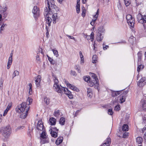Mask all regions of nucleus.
Returning a JSON list of instances; mask_svg holds the SVG:
<instances>
[{
  "mask_svg": "<svg viewBox=\"0 0 146 146\" xmlns=\"http://www.w3.org/2000/svg\"><path fill=\"white\" fill-rule=\"evenodd\" d=\"M98 33H99L100 34H102V33H104L105 31L103 27L102 26L98 28Z\"/></svg>",
  "mask_w": 146,
  "mask_h": 146,
  "instance_id": "obj_19",
  "label": "nucleus"
},
{
  "mask_svg": "<svg viewBox=\"0 0 146 146\" xmlns=\"http://www.w3.org/2000/svg\"><path fill=\"white\" fill-rule=\"evenodd\" d=\"M28 85L30 87L29 93L30 94H31L33 93L32 91V84L31 83H29Z\"/></svg>",
  "mask_w": 146,
  "mask_h": 146,
  "instance_id": "obj_38",
  "label": "nucleus"
},
{
  "mask_svg": "<svg viewBox=\"0 0 146 146\" xmlns=\"http://www.w3.org/2000/svg\"><path fill=\"white\" fill-rule=\"evenodd\" d=\"M143 15L141 13L138 14L137 15V21L143 19Z\"/></svg>",
  "mask_w": 146,
  "mask_h": 146,
  "instance_id": "obj_40",
  "label": "nucleus"
},
{
  "mask_svg": "<svg viewBox=\"0 0 146 146\" xmlns=\"http://www.w3.org/2000/svg\"><path fill=\"white\" fill-rule=\"evenodd\" d=\"M122 129L123 131H127L128 130V126L127 124H124L122 126Z\"/></svg>",
  "mask_w": 146,
  "mask_h": 146,
  "instance_id": "obj_29",
  "label": "nucleus"
},
{
  "mask_svg": "<svg viewBox=\"0 0 146 146\" xmlns=\"http://www.w3.org/2000/svg\"><path fill=\"white\" fill-rule=\"evenodd\" d=\"M60 111L59 110H55L54 113V115L56 117H58L60 114Z\"/></svg>",
  "mask_w": 146,
  "mask_h": 146,
  "instance_id": "obj_26",
  "label": "nucleus"
},
{
  "mask_svg": "<svg viewBox=\"0 0 146 146\" xmlns=\"http://www.w3.org/2000/svg\"><path fill=\"white\" fill-rule=\"evenodd\" d=\"M92 78H90V77L89 76H86L84 77V79L85 81L88 82V81L90 82L91 80H92Z\"/></svg>",
  "mask_w": 146,
  "mask_h": 146,
  "instance_id": "obj_30",
  "label": "nucleus"
},
{
  "mask_svg": "<svg viewBox=\"0 0 146 146\" xmlns=\"http://www.w3.org/2000/svg\"><path fill=\"white\" fill-rule=\"evenodd\" d=\"M50 7L52 8V9H54L57 12L59 11V8L56 5H55L54 3L52 2L51 3V5Z\"/></svg>",
  "mask_w": 146,
  "mask_h": 146,
  "instance_id": "obj_21",
  "label": "nucleus"
},
{
  "mask_svg": "<svg viewBox=\"0 0 146 146\" xmlns=\"http://www.w3.org/2000/svg\"><path fill=\"white\" fill-rule=\"evenodd\" d=\"M109 48V46L108 45H106L104 44H103V48L104 50H106L108 48Z\"/></svg>",
  "mask_w": 146,
  "mask_h": 146,
  "instance_id": "obj_61",
  "label": "nucleus"
},
{
  "mask_svg": "<svg viewBox=\"0 0 146 146\" xmlns=\"http://www.w3.org/2000/svg\"><path fill=\"white\" fill-rule=\"evenodd\" d=\"M1 132L5 138H8L11 133V127L7 126L4 127H2L1 129Z\"/></svg>",
  "mask_w": 146,
  "mask_h": 146,
  "instance_id": "obj_2",
  "label": "nucleus"
},
{
  "mask_svg": "<svg viewBox=\"0 0 146 146\" xmlns=\"http://www.w3.org/2000/svg\"><path fill=\"white\" fill-rule=\"evenodd\" d=\"M120 106L119 105H117L115 107V110L116 111H118L120 110Z\"/></svg>",
  "mask_w": 146,
  "mask_h": 146,
  "instance_id": "obj_54",
  "label": "nucleus"
},
{
  "mask_svg": "<svg viewBox=\"0 0 146 146\" xmlns=\"http://www.w3.org/2000/svg\"><path fill=\"white\" fill-rule=\"evenodd\" d=\"M145 19H144V16L143 18V19L139 20H138V21L140 23H143V24H144L145 23Z\"/></svg>",
  "mask_w": 146,
  "mask_h": 146,
  "instance_id": "obj_50",
  "label": "nucleus"
},
{
  "mask_svg": "<svg viewBox=\"0 0 146 146\" xmlns=\"http://www.w3.org/2000/svg\"><path fill=\"white\" fill-rule=\"evenodd\" d=\"M50 132L51 136L52 137L56 138L58 136V132L52 131Z\"/></svg>",
  "mask_w": 146,
  "mask_h": 146,
  "instance_id": "obj_24",
  "label": "nucleus"
},
{
  "mask_svg": "<svg viewBox=\"0 0 146 146\" xmlns=\"http://www.w3.org/2000/svg\"><path fill=\"white\" fill-rule=\"evenodd\" d=\"M44 127L43 125L42 122L41 120H39L38 121V123L37 125L36 128L37 129L40 131L44 130Z\"/></svg>",
  "mask_w": 146,
  "mask_h": 146,
  "instance_id": "obj_7",
  "label": "nucleus"
},
{
  "mask_svg": "<svg viewBox=\"0 0 146 146\" xmlns=\"http://www.w3.org/2000/svg\"><path fill=\"white\" fill-rule=\"evenodd\" d=\"M86 14V10L85 8L84 7H83L82 8V17H84Z\"/></svg>",
  "mask_w": 146,
  "mask_h": 146,
  "instance_id": "obj_33",
  "label": "nucleus"
},
{
  "mask_svg": "<svg viewBox=\"0 0 146 146\" xmlns=\"http://www.w3.org/2000/svg\"><path fill=\"white\" fill-rule=\"evenodd\" d=\"M117 7L119 10H121L122 9V7L121 5V3L119 1L117 3Z\"/></svg>",
  "mask_w": 146,
  "mask_h": 146,
  "instance_id": "obj_47",
  "label": "nucleus"
},
{
  "mask_svg": "<svg viewBox=\"0 0 146 146\" xmlns=\"http://www.w3.org/2000/svg\"><path fill=\"white\" fill-rule=\"evenodd\" d=\"M63 137H59L56 140L55 143L57 145H58L62 141Z\"/></svg>",
  "mask_w": 146,
  "mask_h": 146,
  "instance_id": "obj_14",
  "label": "nucleus"
},
{
  "mask_svg": "<svg viewBox=\"0 0 146 146\" xmlns=\"http://www.w3.org/2000/svg\"><path fill=\"white\" fill-rule=\"evenodd\" d=\"M45 3H47V6L48 9V11L49 12L52 13H53V11L52 10V9L50 8V2H49V1L48 0H46L45 1Z\"/></svg>",
  "mask_w": 146,
  "mask_h": 146,
  "instance_id": "obj_20",
  "label": "nucleus"
},
{
  "mask_svg": "<svg viewBox=\"0 0 146 146\" xmlns=\"http://www.w3.org/2000/svg\"><path fill=\"white\" fill-rule=\"evenodd\" d=\"M99 13V9H98L96 12V14L93 16V17H94L95 19H93L92 21L94 22V23H96V20H97V19L98 17V15Z\"/></svg>",
  "mask_w": 146,
  "mask_h": 146,
  "instance_id": "obj_18",
  "label": "nucleus"
},
{
  "mask_svg": "<svg viewBox=\"0 0 146 146\" xmlns=\"http://www.w3.org/2000/svg\"><path fill=\"white\" fill-rule=\"evenodd\" d=\"M111 139L109 137L106 140V141L101 146H109L111 143Z\"/></svg>",
  "mask_w": 146,
  "mask_h": 146,
  "instance_id": "obj_12",
  "label": "nucleus"
},
{
  "mask_svg": "<svg viewBox=\"0 0 146 146\" xmlns=\"http://www.w3.org/2000/svg\"><path fill=\"white\" fill-rule=\"evenodd\" d=\"M108 114L110 115H112L113 113L112 110L111 109H109L108 110Z\"/></svg>",
  "mask_w": 146,
  "mask_h": 146,
  "instance_id": "obj_49",
  "label": "nucleus"
},
{
  "mask_svg": "<svg viewBox=\"0 0 146 146\" xmlns=\"http://www.w3.org/2000/svg\"><path fill=\"white\" fill-rule=\"evenodd\" d=\"M42 143L43 144H44L45 143H48L49 142V141L48 139L46 138L45 139H43L41 141Z\"/></svg>",
  "mask_w": 146,
  "mask_h": 146,
  "instance_id": "obj_39",
  "label": "nucleus"
},
{
  "mask_svg": "<svg viewBox=\"0 0 146 146\" xmlns=\"http://www.w3.org/2000/svg\"><path fill=\"white\" fill-rule=\"evenodd\" d=\"M52 51L54 55H57L58 54V52L57 50H55L54 49H52Z\"/></svg>",
  "mask_w": 146,
  "mask_h": 146,
  "instance_id": "obj_62",
  "label": "nucleus"
},
{
  "mask_svg": "<svg viewBox=\"0 0 146 146\" xmlns=\"http://www.w3.org/2000/svg\"><path fill=\"white\" fill-rule=\"evenodd\" d=\"M136 142L138 144H141L143 141V139L142 137H138L136 138Z\"/></svg>",
  "mask_w": 146,
  "mask_h": 146,
  "instance_id": "obj_22",
  "label": "nucleus"
},
{
  "mask_svg": "<svg viewBox=\"0 0 146 146\" xmlns=\"http://www.w3.org/2000/svg\"><path fill=\"white\" fill-rule=\"evenodd\" d=\"M3 79L1 78L0 80V88L2 90L3 87Z\"/></svg>",
  "mask_w": 146,
  "mask_h": 146,
  "instance_id": "obj_43",
  "label": "nucleus"
},
{
  "mask_svg": "<svg viewBox=\"0 0 146 146\" xmlns=\"http://www.w3.org/2000/svg\"><path fill=\"white\" fill-rule=\"evenodd\" d=\"M133 18L132 17V15L130 14H128L126 16V19H127V21H130V20L132 19Z\"/></svg>",
  "mask_w": 146,
  "mask_h": 146,
  "instance_id": "obj_41",
  "label": "nucleus"
},
{
  "mask_svg": "<svg viewBox=\"0 0 146 146\" xmlns=\"http://www.w3.org/2000/svg\"><path fill=\"white\" fill-rule=\"evenodd\" d=\"M127 22L130 26L132 27H133L135 23V19L134 18L131 19L130 21H127Z\"/></svg>",
  "mask_w": 146,
  "mask_h": 146,
  "instance_id": "obj_13",
  "label": "nucleus"
},
{
  "mask_svg": "<svg viewBox=\"0 0 146 146\" xmlns=\"http://www.w3.org/2000/svg\"><path fill=\"white\" fill-rule=\"evenodd\" d=\"M36 60L37 61L40 62V60H41V59L40 58V57L39 56V55H36Z\"/></svg>",
  "mask_w": 146,
  "mask_h": 146,
  "instance_id": "obj_60",
  "label": "nucleus"
},
{
  "mask_svg": "<svg viewBox=\"0 0 146 146\" xmlns=\"http://www.w3.org/2000/svg\"><path fill=\"white\" fill-rule=\"evenodd\" d=\"M52 77L54 82V87L55 88L56 91L58 93H61L62 92L61 90L64 87H62L61 86H59L58 84V80L56 76L53 75Z\"/></svg>",
  "mask_w": 146,
  "mask_h": 146,
  "instance_id": "obj_3",
  "label": "nucleus"
},
{
  "mask_svg": "<svg viewBox=\"0 0 146 146\" xmlns=\"http://www.w3.org/2000/svg\"><path fill=\"white\" fill-rule=\"evenodd\" d=\"M0 13L1 14L2 17L4 18H6L7 15L8 13L6 12H4L0 11Z\"/></svg>",
  "mask_w": 146,
  "mask_h": 146,
  "instance_id": "obj_35",
  "label": "nucleus"
},
{
  "mask_svg": "<svg viewBox=\"0 0 146 146\" xmlns=\"http://www.w3.org/2000/svg\"><path fill=\"white\" fill-rule=\"evenodd\" d=\"M44 100L45 102L47 105H48L50 103V99L47 98L46 97L44 98Z\"/></svg>",
  "mask_w": 146,
  "mask_h": 146,
  "instance_id": "obj_42",
  "label": "nucleus"
},
{
  "mask_svg": "<svg viewBox=\"0 0 146 146\" xmlns=\"http://www.w3.org/2000/svg\"><path fill=\"white\" fill-rule=\"evenodd\" d=\"M7 9V6L6 5L5 7L2 10H1L0 11H1L3 12H6Z\"/></svg>",
  "mask_w": 146,
  "mask_h": 146,
  "instance_id": "obj_58",
  "label": "nucleus"
},
{
  "mask_svg": "<svg viewBox=\"0 0 146 146\" xmlns=\"http://www.w3.org/2000/svg\"><path fill=\"white\" fill-rule=\"evenodd\" d=\"M67 86L68 87H69L72 90L74 91H75L77 92H78L79 91V90L76 86L69 83H67Z\"/></svg>",
  "mask_w": 146,
  "mask_h": 146,
  "instance_id": "obj_10",
  "label": "nucleus"
},
{
  "mask_svg": "<svg viewBox=\"0 0 146 146\" xmlns=\"http://www.w3.org/2000/svg\"><path fill=\"white\" fill-rule=\"evenodd\" d=\"M128 136V133H125L123 135V137L124 138H126Z\"/></svg>",
  "mask_w": 146,
  "mask_h": 146,
  "instance_id": "obj_63",
  "label": "nucleus"
},
{
  "mask_svg": "<svg viewBox=\"0 0 146 146\" xmlns=\"http://www.w3.org/2000/svg\"><path fill=\"white\" fill-rule=\"evenodd\" d=\"M92 59V62L93 63H96L98 61L97 55H93Z\"/></svg>",
  "mask_w": 146,
  "mask_h": 146,
  "instance_id": "obj_27",
  "label": "nucleus"
},
{
  "mask_svg": "<svg viewBox=\"0 0 146 146\" xmlns=\"http://www.w3.org/2000/svg\"><path fill=\"white\" fill-rule=\"evenodd\" d=\"M33 102V99L31 98L28 97V99L27 100V103L28 102H29V104L27 105V106H29V105L31 104Z\"/></svg>",
  "mask_w": 146,
  "mask_h": 146,
  "instance_id": "obj_37",
  "label": "nucleus"
},
{
  "mask_svg": "<svg viewBox=\"0 0 146 146\" xmlns=\"http://www.w3.org/2000/svg\"><path fill=\"white\" fill-rule=\"evenodd\" d=\"M80 7H76V12L78 13H79L80 11Z\"/></svg>",
  "mask_w": 146,
  "mask_h": 146,
  "instance_id": "obj_59",
  "label": "nucleus"
},
{
  "mask_svg": "<svg viewBox=\"0 0 146 146\" xmlns=\"http://www.w3.org/2000/svg\"><path fill=\"white\" fill-rule=\"evenodd\" d=\"M121 91H113L111 92V96L113 97H115L120 94Z\"/></svg>",
  "mask_w": 146,
  "mask_h": 146,
  "instance_id": "obj_15",
  "label": "nucleus"
},
{
  "mask_svg": "<svg viewBox=\"0 0 146 146\" xmlns=\"http://www.w3.org/2000/svg\"><path fill=\"white\" fill-rule=\"evenodd\" d=\"M7 26V24L3 23L0 28V34L2 33V31H3L6 27Z\"/></svg>",
  "mask_w": 146,
  "mask_h": 146,
  "instance_id": "obj_25",
  "label": "nucleus"
},
{
  "mask_svg": "<svg viewBox=\"0 0 146 146\" xmlns=\"http://www.w3.org/2000/svg\"><path fill=\"white\" fill-rule=\"evenodd\" d=\"M128 92L127 91H125L123 92L122 94L120 95L121 98L119 99L120 102L122 103L125 101V98Z\"/></svg>",
  "mask_w": 146,
  "mask_h": 146,
  "instance_id": "obj_8",
  "label": "nucleus"
},
{
  "mask_svg": "<svg viewBox=\"0 0 146 146\" xmlns=\"http://www.w3.org/2000/svg\"><path fill=\"white\" fill-rule=\"evenodd\" d=\"M25 127L24 126H20L18 127L16 129V131H17L19 130H21L23 129Z\"/></svg>",
  "mask_w": 146,
  "mask_h": 146,
  "instance_id": "obj_48",
  "label": "nucleus"
},
{
  "mask_svg": "<svg viewBox=\"0 0 146 146\" xmlns=\"http://www.w3.org/2000/svg\"><path fill=\"white\" fill-rule=\"evenodd\" d=\"M104 38L103 34L98 33L97 34L96 39L97 41L98 42L101 41Z\"/></svg>",
  "mask_w": 146,
  "mask_h": 146,
  "instance_id": "obj_9",
  "label": "nucleus"
},
{
  "mask_svg": "<svg viewBox=\"0 0 146 146\" xmlns=\"http://www.w3.org/2000/svg\"><path fill=\"white\" fill-rule=\"evenodd\" d=\"M12 60V55H11L9 58L7 62L8 64H11Z\"/></svg>",
  "mask_w": 146,
  "mask_h": 146,
  "instance_id": "obj_34",
  "label": "nucleus"
},
{
  "mask_svg": "<svg viewBox=\"0 0 146 146\" xmlns=\"http://www.w3.org/2000/svg\"><path fill=\"white\" fill-rule=\"evenodd\" d=\"M30 108V106H27L25 102H23L18 106V109L20 111V112L23 113L21 115V117L22 119H25L27 115Z\"/></svg>",
  "mask_w": 146,
  "mask_h": 146,
  "instance_id": "obj_1",
  "label": "nucleus"
},
{
  "mask_svg": "<svg viewBox=\"0 0 146 146\" xmlns=\"http://www.w3.org/2000/svg\"><path fill=\"white\" fill-rule=\"evenodd\" d=\"M55 15H56V14H54L53 15H52V18H53V23L54 24H55L56 23V19L54 17V16H55Z\"/></svg>",
  "mask_w": 146,
  "mask_h": 146,
  "instance_id": "obj_55",
  "label": "nucleus"
},
{
  "mask_svg": "<svg viewBox=\"0 0 146 146\" xmlns=\"http://www.w3.org/2000/svg\"><path fill=\"white\" fill-rule=\"evenodd\" d=\"M62 92V93L64 92L65 94L67 95V96H68L69 98L70 99H72L73 98V95L72 94L71 92L67 88H65L64 87L62 88L61 90Z\"/></svg>",
  "mask_w": 146,
  "mask_h": 146,
  "instance_id": "obj_5",
  "label": "nucleus"
},
{
  "mask_svg": "<svg viewBox=\"0 0 146 146\" xmlns=\"http://www.w3.org/2000/svg\"><path fill=\"white\" fill-rule=\"evenodd\" d=\"M75 69L77 70L79 73H80L81 71L80 70V67L79 66H76Z\"/></svg>",
  "mask_w": 146,
  "mask_h": 146,
  "instance_id": "obj_57",
  "label": "nucleus"
},
{
  "mask_svg": "<svg viewBox=\"0 0 146 146\" xmlns=\"http://www.w3.org/2000/svg\"><path fill=\"white\" fill-rule=\"evenodd\" d=\"M65 118L63 117H61L59 121V123L62 125H64L65 122Z\"/></svg>",
  "mask_w": 146,
  "mask_h": 146,
  "instance_id": "obj_23",
  "label": "nucleus"
},
{
  "mask_svg": "<svg viewBox=\"0 0 146 146\" xmlns=\"http://www.w3.org/2000/svg\"><path fill=\"white\" fill-rule=\"evenodd\" d=\"M124 2L125 4L127 7L129 6L130 4V3L129 2V1H127L126 0H124Z\"/></svg>",
  "mask_w": 146,
  "mask_h": 146,
  "instance_id": "obj_56",
  "label": "nucleus"
},
{
  "mask_svg": "<svg viewBox=\"0 0 146 146\" xmlns=\"http://www.w3.org/2000/svg\"><path fill=\"white\" fill-rule=\"evenodd\" d=\"M71 74L73 76H76V72L72 70L71 71Z\"/></svg>",
  "mask_w": 146,
  "mask_h": 146,
  "instance_id": "obj_64",
  "label": "nucleus"
},
{
  "mask_svg": "<svg viewBox=\"0 0 146 146\" xmlns=\"http://www.w3.org/2000/svg\"><path fill=\"white\" fill-rule=\"evenodd\" d=\"M138 67L137 69V71L139 72L142 69L144 68V66L142 64H140V62H139V59L138 60Z\"/></svg>",
  "mask_w": 146,
  "mask_h": 146,
  "instance_id": "obj_16",
  "label": "nucleus"
},
{
  "mask_svg": "<svg viewBox=\"0 0 146 146\" xmlns=\"http://www.w3.org/2000/svg\"><path fill=\"white\" fill-rule=\"evenodd\" d=\"M142 132L143 133H145L143 137L144 139L146 140V125L143 128Z\"/></svg>",
  "mask_w": 146,
  "mask_h": 146,
  "instance_id": "obj_31",
  "label": "nucleus"
},
{
  "mask_svg": "<svg viewBox=\"0 0 146 146\" xmlns=\"http://www.w3.org/2000/svg\"><path fill=\"white\" fill-rule=\"evenodd\" d=\"M41 76H40L38 75L37 76V79L35 80V82H40L41 80Z\"/></svg>",
  "mask_w": 146,
  "mask_h": 146,
  "instance_id": "obj_44",
  "label": "nucleus"
},
{
  "mask_svg": "<svg viewBox=\"0 0 146 146\" xmlns=\"http://www.w3.org/2000/svg\"><path fill=\"white\" fill-rule=\"evenodd\" d=\"M32 13L33 14L34 17L35 19L38 18L39 15V8L36 6H34L32 10Z\"/></svg>",
  "mask_w": 146,
  "mask_h": 146,
  "instance_id": "obj_4",
  "label": "nucleus"
},
{
  "mask_svg": "<svg viewBox=\"0 0 146 146\" xmlns=\"http://www.w3.org/2000/svg\"><path fill=\"white\" fill-rule=\"evenodd\" d=\"M80 58H81V63H83L84 62V57L83 56V55H80Z\"/></svg>",
  "mask_w": 146,
  "mask_h": 146,
  "instance_id": "obj_51",
  "label": "nucleus"
},
{
  "mask_svg": "<svg viewBox=\"0 0 146 146\" xmlns=\"http://www.w3.org/2000/svg\"><path fill=\"white\" fill-rule=\"evenodd\" d=\"M49 121L51 125H54L56 123V119L53 117L50 118Z\"/></svg>",
  "mask_w": 146,
  "mask_h": 146,
  "instance_id": "obj_17",
  "label": "nucleus"
},
{
  "mask_svg": "<svg viewBox=\"0 0 146 146\" xmlns=\"http://www.w3.org/2000/svg\"><path fill=\"white\" fill-rule=\"evenodd\" d=\"M146 78L145 77L142 78L138 82L137 85L140 87H142L144 84L143 82L145 80Z\"/></svg>",
  "mask_w": 146,
  "mask_h": 146,
  "instance_id": "obj_11",
  "label": "nucleus"
},
{
  "mask_svg": "<svg viewBox=\"0 0 146 146\" xmlns=\"http://www.w3.org/2000/svg\"><path fill=\"white\" fill-rule=\"evenodd\" d=\"M50 129L49 130V131H54V132H58V129H57L56 127H50Z\"/></svg>",
  "mask_w": 146,
  "mask_h": 146,
  "instance_id": "obj_28",
  "label": "nucleus"
},
{
  "mask_svg": "<svg viewBox=\"0 0 146 146\" xmlns=\"http://www.w3.org/2000/svg\"><path fill=\"white\" fill-rule=\"evenodd\" d=\"M144 19H145V23L143 24L144 29L146 31V16L145 15H144Z\"/></svg>",
  "mask_w": 146,
  "mask_h": 146,
  "instance_id": "obj_53",
  "label": "nucleus"
},
{
  "mask_svg": "<svg viewBox=\"0 0 146 146\" xmlns=\"http://www.w3.org/2000/svg\"><path fill=\"white\" fill-rule=\"evenodd\" d=\"M40 137L42 139H45L47 137L46 135V133L44 130L42 132Z\"/></svg>",
  "mask_w": 146,
  "mask_h": 146,
  "instance_id": "obj_32",
  "label": "nucleus"
},
{
  "mask_svg": "<svg viewBox=\"0 0 146 146\" xmlns=\"http://www.w3.org/2000/svg\"><path fill=\"white\" fill-rule=\"evenodd\" d=\"M52 21V19L50 17H47L46 19V22L47 23H51Z\"/></svg>",
  "mask_w": 146,
  "mask_h": 146,
  "instance_id": "obj_45",
  "label": "nucleus"
},
{
  "mask_svg": "<svg viewBox=\"0 0 146 146\" xmlns=\"http://www.w3.org/2000/svg\"><path fill=\"white\" fill-rule=\"evenodd\" d=\"M47 57H48V59L49 61L50 62V63L52 64H54V62L53 60V59L52 58H50V57H49L48 56V55H47Z\"/></svg>",
  "mask_w": 146,
  "mask_h": 146,
  "instance_id": "obj_46",
  "label": "nucleus"
},
{
  "mask_svg": "<svg viewBox=\"0 0 146 146\" xmlns=\"http://www.w3.org/2000/svg\"><path fill=\"white\" fill-rule=\"evenodd\" d=\"M92 81L91 80V81L90 82V83H89V85L91 87L93 86L95 84H98L97 82L98 78L96 75L94 74V75L92 76Z\"/></svg>",
  "mask_w": 146,
  "mask_h": 146,
  "instance_id": "obj_6",
  "label": "nucleus"
},
{
  "mask_svg": "<svg viewBox=\"0 0 146 146\" xmlns=\"http://www.w3.org/2000/svg\"><path fill=\"white\" fill-rule=\"evenodd\" d=\"M87 37H88L90 38H94V32H92L91 34L90 35L87 36Z\"/></svg>",
  "mask_w": 146,
  "mask_h": 146,
  "instance_id": "obj_52",
  "label": "nucleus"
},
{
  "mask_svg": "<svg viewBox=\"0 0 146 146\" xmlns=\"http://www.w3.org/2000/svg\"><path fill=\"white\" fill-rule=\"evenodd\" d=\"M19 74V72L18 71H15L13 74V78L16 76H18Z\"/></svg>",
  "mask_w": 146,
  "mask_h": 146,
  "instance_id": "obj_36",
  "label": "nucleus"
}]
</instances>
